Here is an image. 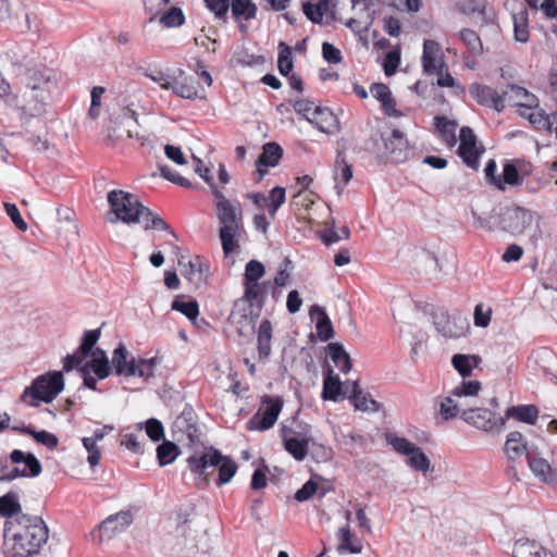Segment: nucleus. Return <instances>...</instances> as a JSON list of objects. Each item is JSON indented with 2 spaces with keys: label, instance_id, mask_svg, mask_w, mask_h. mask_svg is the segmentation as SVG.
<instances>
[{
  "label": "nucleus",
  "instance_id": "f257e3e1",
  "mask_svg": "<svg viewBox=\"0 0 557 557\" xmlns=\"http://www.w3.org/2000/svg\"><path fill=\"white\" fill-rule=\"evenodd\" d=\"M49 539V530L38 516L22 515L4 523V546L11 557H32Z\"/></svg>",
  "mask_w": 557,
  "mask_h": 557
},
{
  "label": "nucleus",
  "instance_id": "f03ea898",
  "mask_svg": "<svg viewBox=\"0 0 557 557\" xmlns=\"http://www.w3.org/2000/svg\"><path fill=\"white\" fill-rule=\"evenodd\" d=\"M107 199L116 220L126 224L141 223L145 231H170L169 224L158 213L145 207L134 194L113 189L108 193Z\"/></svg>",
  "mask_w": 557,
  "mask_h": 557
},
{
  "label": "nucleus",
  "instance_id": "7ed1b4c3",
  "mask_svg": "<svg viewBox=\"0 0 557 557\" xmlns=\"http://www.w3.org/2000/svg\"><path fill=\"white\" fill-rule=\"evenodd\" d=\"M214 211L221 225L219 237L223 253L228 257L239 248V237L243 230V209L238 201L227 199L224 194L214 188Z\"/></svg>",
  "mask_w": 557,
  "mask_h": 557
},
{
  "label": "nucleus",
  "instance_id": "20e7f679",
  "mask_svg": "<svg viewBox=\"0 0 557 557\" xmlns=\"http://www.w3.org/2000/svg\"><path fill=\"white\" fill-rule=\"evenodd\" d=\"M187 465L189 470L201 478L206 483L209 482L210 471L218 467L219 475L215 481L216 486H222L228 483L237 471L236 462L227 457L223 456L218 449L213 447H205V450L197 455L194 454L187 458Z\"/></svg>",
  "mask_w": 557,
  "mask_h": 557
},
{
  "label": "nucleus",
  "instance_id": "39448f33",
  "mask_svg": "<svg viewBox=\"0 0 557 557\" xmlns=\"http://www.w3.org/2000/svg\"><path fill=\"white\" fill-rule=\"evenodd\" d=\"M64 389V379L61 371L48 372L37 376L29 386L25 387L20 400L32 407L41 403L49 404Z\"/></svg>",
  "mask_w": 557,
  "mask_h": 557
},
{
  "label": "nucleus",
  "instance_id": "423d86ee",
  "mask_svg": "<svg viewBox=\"0 0 557 557\" xmlns=\"http://www.w3.org/2000/svg\"><path fill=\"white\" fill-rule=\"evenodd\" d=\"M42 471L35 455L14 449L10 457L0 456V482H11L18 478H36Z\"/></svg>",
  "mask_w": 557,
  "mask_h": 557
},
{
  "label": "nucleus",
  "instance_id": "0eeeda50",
  "mask_svg": "<svg viewBox=\"0 0 557 557\" xmlns=\"http://www.w3.org/2000/svg\"><path fill=\"white\" fill-rule=\"evenodd\" d=\"M158 364L159 360L157 357L149 359L128 358V351L122 343L119 344L112 354V367L117 375L138 376L147 380L154 375Z\"/></svg>",
  "mask_w": 557,
  "mask_h": 557
},
{
  "label": "nucleus",
  "instance_id": "6e6552de",
  "mask_svg": "<svg viewBox=\"0 0 557 557\" xmlns=\"http://www.w3.org/2000/svg\"><path fill=\"white\" fill-rule=\"evenodd\" d=\"M172 434L175 441L188 447L200 443L201 432L198 418L191 406L186 405L180 416L175 418Z\"/></svg>",
  "mask_w": 557,
  "mask_h": 557
},
{
  "label": "nucleus",
  "instance_id": "1a4fd4ad",
  "mask_svg": "<svg viewBox=\"0 0 557 557\" xmlns=\"http://www.w3.org/2000/svg\"><path fill=\"white\" fill-rule=\"evenodd\" d=\"M47 100V98H42L37 92L24 87L18 95L9 96L5 102L20 112L22 121L28 122L45 112Z\"/></svg>",
  "mask_w": 557,
  "mask_h": 557
},
{
  "label": "nucleus",
  "instance_id": "9d476101",
  "mask_svg": "<svg viewBox=\"0 0 557 557\" xmlns=\"http://www.w3.org/2000/svg\"><path fill=\"white\" fill-rule=\"evenodd\" d=\"M283 408V400L280 397L264 396L258 412L247 422L250 431H265L271 429Z\"/></svg>",
  "mask_w": 557,
  "mask_h": 557
},
{
  "label": "nucleus",
  "instance_id": "9b49d317",
  "mask_svg": "<svg viewBox=\"0 0 557 557\" xmlns=\"http://www.w3.org/2000/svg\"><path fill=\"white\" fill-rule=\"evenodd\" d=\"M177 535L184 536L182 549L188 554H206L210 550L209 536L205 530L191 528L190 521H184L176 528Z\"/></svg>",
  "mask_w": 557,
  "mask_h": 557
},
{
  "label": "nucleus",
  "instance_id": "f8f14e48",
  "mask_svg": "<svg viewBox=\"0 0 557 557\" xmlns=\"http://www.w3.org/2000/svg\"><path fill=\"white\" fill-rule=\"evenodd\" d=\"M57 83L55 72L42 67L27 72L24 87L37 92L42 98L49 99L51 91L57 87Z\"/></svg>",
  "mask_w": 557,
  "mask_h": 557
},
{
  "label": "nucleus",
  "instance_id": "ddd939ff",
  "mask_svg": "<svg viewBox=\"0 0 557 557\" xmlns=\"http://www.w3.org/2000/svg\"><path fill=\"white\" fill-rule=\"evenodd\" d=\"M384 144V151H379L380 156L385 157L392 162H404L409 153V144L403 132L394 129L387 138L381 137Z\"/></svg>",
  "mask_w": 557,
  "mask_h": 557
},
{
  "label": "nucleus",
  "instance_id": "4468645a",
  "mask_svg": "<svg viewBox=\"0 0 557 557\" xmlns=\"http://www.w3.org/2000/svg\"><path fill=\"white\" fill-rule=\"evenodd\" d=\"M432 317L436 331L445 337L458 338L466 333L468 324L465 319H451L444 309L435 310Z\"/></svg>",
  "mask_w": 557,
  "mask_h": 557
},
{
  "label": "nucleus",
  "instance_id": "2eb2a0df",
  "mask_svg": "<svg viewBox=\"0 0 557 557\" xmlns=\"http://www.w3.org/2000/svg\"><path fill=\"white\" fill-rule=\"evenodd\" d=\"M461 419L468 424L486 432L494 430L498 423L500 426L505 424V418L495 419L493 413L484 408L463 409Z\"/></svg>",
  "mask_w": 557,
  "mask_h": 557
},
{
  "label": "nucleus",
  "instance_id": "dca6fc26",
  "mask_svg": "<svg viewBox=\"0 0 557 557\" xmlns=\"http://www.w3.org/2000/svg\"><path fill=\"white\" fill-rule=\"evenodd\" d=\"M469 92L479 104L493 108L497 112H502L504 110L505 95L508 94V91H505L504 95H499L492 87L481 85L479 83L471 84Z\"/></svg>",
  "mask_w": 557,
  "mask_h": 557
},
{
  "label": "nucleus",
  "instance_id": "f3484780",
  "mask_svg": "<svg viewBox=\"0 0 557 557\" xmlns=\"http://www.w3.org/2000/svg\"><path fill=\"white\" fill-rule=\"evenodd\" d=\"M423 72L428 75L441 73L445 67L443 53L440 45L431 39L424 40L422 53Z\"/></svg>",
  "mask_w": 557,
  "mask_h": 557
},
{
  "label": "nucleus",
  "instance_id": "a211bd4d",
  "mask_svg": "<svg viewBox=\"0 0 557 557\" xmlns=\"http://www.w3.org/2000/svg\"><path fill=\"white\" fill-rule=\"evenodd\" d=\"M458 152L469 168L478 169L479 151L476 148V137L473 131L468 126H463L460 129V145Z\"/></svg>",
  "mask_w": 557,
  "mask_h": 557
},
{
  "label": "nucleus",
  "instance_id": "6ab92c4d",
  "mask_svg": "<svg viewBox=\"0 0 557 557\" xmlns=\"http://www.w3.org/2000/svg\"><path fill=\"white\" fill-rule=\"evenodd\" d=\"M133 523L131 511H120L109 516L99 527L100 537L111 540L117 533L125 531Z\"/></svg>",
  "mask_w": 557,
  "mask_h": 557
},
{
  "label": "nucleus",
  "instance_id": "aec40b11",
  "mask_svg": "<svg viewBox=\"0 0 557 557\" xmlns=\"http://www.w3.org/2000/svg\"><path fill=\"white\" fill-rule=\"evenodd\" d=\"M345 391L343 392L344 396H348L352 400L354 407L361 411H377L380 405L377 401L372 399L370 395L363 393L358 382H349L347 381L344 384Z\"/></svg>",
  "mask_w": 557,
  "mask_h": 557
},
{
  "label": "nucleus",
  "instance_id": "412c9836",
  "mask_svg": "<svg viewBox=\"0 0 557 557\" xmlns=\"http://www.w3.org/2000/svg\"><path fill=\"white\" fill-rule=\"evenodd\" d=\"M313 124L320 132L325 134H332L338 131V119L337 116L325 107L317 106L308 121Z\"/></svg>",
  "mask_w": 557,
  "mask_h": 557
},
{
  "label": "nucleus",
  "instance_id": "4be33fe9",
  "mask_svg": "<svg viewBox=\"0 0 557 557\" xmlns=\"http://www.w3.org/2000/svg\"><path fill=\"white\" fill-rule=\"evenodd\" d=\"M333 178L335 182L334 189L336 195L341 197L344 193L345 186L352 178L351 165L347 163L345 156L342 152L336 156Z\"/></svg>",
  "mask_w": 557,
  "mask_h": 557
},
{
  "label": "nucleus",
  "instance_id": "5701e85b",
  "mask_svg": "<svg viewBox=\"0 0 557 557\" xmlns=\"http://www.w3.org/2000/svg\"><path fill=\"white\" fill-rule=\"evenodd\" d=\"M283 156L282 147L276 143H267L263 151L257 160L259 177L262 178L267 174V170L262 166H275Z\"/></svg>",
  "mask_w": 557,
  "mask_h": 557
},
{
  "label": "nucleus",
  "instance_id": "b1692460",
  "mask_svg": "<svg viewBox=\"0 0 557 557\" xmlns=\"http://www.w3.org/2000/svg\"><path fill=\"white\" fill-rule=\"evenodd\" d=\"M527 456L529 467L536 476L546 483L557 481V470L553 469L546 459L530 453Z\"/></svg>",
  "mask_w": 557,
  "mask_h": 557
},
{
  "label": "nucleus",
  "instance_id": "393cba45",
  "mask_svg": "<svg viewBox=\"0 0 557 557\" xmlns=\"http://www.w3.org/2000/svg\"><path fill=\"white\" fill-rule=\"evenodd\" d=\"M515 557H554L541 544L529 539H519L513 546Z\"/></svg>",
  "mask_w": 557,
  "mask_h": 557
},
{
  "label": "nucleus",
  "instance_id": "a878e982",
  "mask_svg": "<svg viewBox=\"0 0 557 557\" xmlns=\"http://www.w3.org/2000/svg\"><path fill=\"white\" fill-rule=\"evenodd\" d=\"M504 451L510 460L519 459L527 454V442L523 435L518 431L510 432L505 442Z\"/></svg>",
  "mask_w": 557,
  "mask_h": 557
},
{
  "label": "nucleus",
  "instance_id": "bb28decb",
  "mask_svg": "<svg viewBox=\"0 0 557 557\" xmlns=\"http://www.w3.org/2000/svg\"><path fill=\"white\" fill-rule=\"evenodd\" d=\"M232 15L238 22L249 21L257 14V7L251 0H232L230 3ZM240 29L244 32L246 27L240 24Z\"/></svg>",
  "mask_w": 557,
  "mask_h": 557
},
{
  "label": "nucleus",
  "instance_id": "cd10ccee",
  "mask_svg": "<svg viewBox=\"0 0 557 557\" xmlns=\"http://www.w3.org/2000/svg\"><path fill=\"white\" fill-rule=\"evenodd\" d=\"M85 366H88V370L92 371L100 380L107 379L111 373L110 361L104 350L100 348L92 351L91 360Z\"/></svg>",
  "mask_w": 557,
  "mask_h": 557
},
{
  "label": "nucleus",
  "instance_id": "c85d7f7f",
  "mask_svg": "<svg viewBox=\"0 0 557 557\" xmlns=\"http://www.w3.org/2000/svg\"><path fill=\"white\" fill-rule=\"evenodd\" d=\"M283 433H285V430H283ZM283 441L284 448L295 460L302 461L308 456L310 443L309 437L299 440L297 437H287L286 434H283Z\"/></svg>",
  "mask_w": 557,
  "mask_h": 557
},
{
  "label": "nucleus",
  "instance_id": "c756f323",
  "mask_svg": "<svg viewBox=\"0 0 557 557\" xmlns=\"http://www.w3.org/2000/svg\"><path fill=\"white\" fill-rule=\"evenodd\" d=\"M535 213L524 208H516L509 214L511 222L510 230L512 233H521L529 227L535 218Z\"/></svg>",
  "mask_w": 557,
  "mask_h": 557
},
{
  "label": "nucleus",
  "instance_id": "7c9ffc66",
  "mask_svg": "<svg viewBox=\"0 0 557 557\" xmlns=\"http://www.w3.org/2000/svg\"><path fill=\"white\" fill-rule=\"evenodd\" d=\"M314 311L318 312L315 329L319 339L321 342H326L333 338V325L325 310L319 306H312L310 309V314H312Z\"/></svg>",
  "mask_w": 557,
  "mask_h": 557
},
{
  "label": "nucleus",
  "instance_id": "2f4dec72",
  "mask_svg": "<svg viewBox=\"0 0 557 557\" xmlns=\"http://www.w3.org/2000/svg\"><path fill=\"white\" fill-rule=\"evenodd\" d=\"M337 540H338L337 549L342 554H344V553L358 554L362 549L361 542L358 539H355L352 536L348 527H344L338 530Z\"/></svg>",
  "mask_w": 557,
  "mask_h": 557
},
{
  "label": "nucleus",
  "instance_id": "473e14b6",
  "mask_svg": "<svg viewBox=\"0 0 557 557\" xmlns=\"http://www.w3.org/2000/svg\"><path fill=\"white\" fill-rule=\"evenodd\" d=\"M510 98L516 100V106L525 109H535L539 107V99L535 95L518 85H509Z\"/></svg>",
  "mask_w": 557,
  "mask_h": 557
},
{
  "label": "nucleus",
  "instance_id": "72a5a7b5",
  "mask_svg": "<svg viewBox=\"0 0 557 557\" xmlns=\"http://www.w3.org/2000/svg\"><path fill=\"white\" fill-rule=\"evenodd\" d=\"M272 324L269 320H263L258 329V356L259 359H265L271 354Z\"/></svg>",
  "mask_w": 557,
  "mask_h": 557
},
{
  "label": "nucleus",
  "instance_id": "f704fd0d",
  "mask_svg": "<svg viewBox=\"0 0 557 557\" xmlns=\"http://www.w3.org/2000/svg\"><path fill=\"white\" fill-rule=\"evenodd\" d=\"M244 287L245 292L243 297L250 301L252 305L253 302H256L258 308L260 309L264 304L268 294L269 283H244Z\"/></svg>",
  "mask_w": 557,
  "mask_h": 557
},
{
  "label": "nucleus",
  "instance_id": "c9c22d12",
  "mask_svg": "<svg viewBox=\"0 0 557 557\" xmlns=\"http://www.w3.org/2000/svg\"><path fill=\"white\" fill-rule=\"evenodd\" d=\"M185 74L183 70H178V76L174 77V81L172 83V87L170 90H172L176 96L185 99H195L198 96L197 88L194 85V82L191 78H184L180 81L178 78L182 77Z\"/></svg>",
  "mask_w": 557,
  "mask_h": 557
},
{
  "label": "nucleus",
  "instance_id": "e433bc0d",
  "mask_svg": "<svg viewBox=\"0 0 557 557\" xmlns=\"http://www.w3.org/2000/svg\"><path fill=\"white\" fill-rule=\"evenodd\" d=\"M329 355L334 364L343 372L347 373L351 369V360L341 343H331L327 346Z\"/></svg>",
  "mask_w": 557,
  "mask_h": 557
},
{
  "label": "nucleus",
  "instance_id": "4c0bfd02",
  "mask_svg": "<svg viewBox=\"0 0 557 557\" xmlns=\"http://www.w3.org/2000/svg\"><path fill=\"white\" fill-rule=\"evenodd\" d=\"M539 416V410L533 405L512 406L507 409L506 418H515L519 421L533 424Z\"/></svg>",
  "mask_w": 557,
  "mask_h": 557
},
{
  "label": "nucleus",
  "instance_id": "58836bf2",
  "mask_svg": "<svg viewBox=\"0 0 557 557\" xmlns=\"http://www.w3.org/2000/svg\"><path fill=\"white\" fill-rule=\"evenodd\" d=\"M438 414L444 421H448L459 413L461 414L462 404L457 400V397H454L451 394L446 397H442L438 399Z\"/></svg>",
  "mask_w": 557,
  "mask_h": 557
},
{
  "label": "nucleus",
  "instance_id": "ea45409f",
  "mask_svg": "<svg viewBox=\"0 0 557 557\" xmlns=\"http://www.w3.org/2000/svg\"><path fill=\"white\" fill-rule=\"evenodd\" d=\"M172 310L178 311L189 320L194 321L199 315V305L194 299H186L184 295L177 296L172 305Z\"/></svg>",
  "mask_w": 557,
  "mask_h": 557
},
{
  "label": "nucleus",
  "instance_id": "a19ab883",
  "mask_svg": "<svg viewBox=\"0 0 557 557\" xmlns=\"http://www.w3.org/2000/svg\"><path fill=\"white\" fill-rule=\"evenodd\" d=\"M458 8L466 14L478 13L475 23L484 25L493 22L492 17H488L483 9L482 3L475 0H459L457 2Z\"/></svg>",
  "mask_w": 557,
  "mask_h": 557
},
{
  "label": "nucleus",
  "instance_id": "79ce46f5",
  "mask_svg": "<svg viewBox=\"0 0 557 557\" xmlns=\"http://www.w3.org/2000/svg\"><path fill=\"white\" fill-rule=\"evenodd\" d=\"M435 127L440 132L442 139L449 146H454L456 139V127L457 123L448 120L445 116H436Z\"/></svg>",
  "mask_w": 557,
  "mask_h": 557
},
{
  "label": "nucleus",
  "instance_id": "37998d69",
  "mask_svg": "<svg viewBox=\"0 0 557 557\" xmlns=\"http://www.w3.org/2000/svg\"><path fill=\"white\" fill-rule=\"evenodd\" d=\"M22 510L18 503V496L14 492H9L0 497V516L4 518H12L18 515Z\"/></svg>",
  "mask_w": 557,
  "mask_h": 557
},
{
  "label": "nucleus",
  "instance_id": "c03bdc74",
  "mask_svg": "<svg viewBox=\"0 0 557 557\" xmlns=\"http://www.w3.org/2000/svg\"><path fill=\"white\" fill-rule=\"evenodd\" d=\"M480 361V357L474 355H461L457 354L453 357L451 363L454 368L462 375L463 377L471 374V371L474 367H478Z\"/></svg>",
  "mask_w": 557,
  "mask_h": 557
},
{
  "label": "nucleus",
  "instance_id": "a18cd8bd",
  "mask_svg": "<svg viewBox=\"0 0 557 557\" xmlns=\"http://www.w3.org/2000/svg\"><path fill=\"white\" fill-rule=\"evenodd\" d=\"M21 433L33 436L37 443L46 446L51 450L54 449L59 444V438L57 437V435L45 430L36 431L30 426L23 425V428L21 429Z\"/></svg>",
  "mask_w": 557,
  "mask_h": 557
},
{
  "label": "nucleus",
  "instance_id": "49530a36",
  "mask_svg": "<svg viewBox=\"0 0 557 557\" xmlns=\"http://www.w3.org/2000/svg\"><path fill=\"white\" fill-rule=\"evenodd\" d=\"M143 429L145 430L147 436L152 442H159V441L163 440V437H164L163 424L160 420H158L156 418H150L145 422H139L137 424V430L140 431Z\"/></svg>",
  "mask_w": 557,
  "mask_h": 557
},
{
  "label": "nucleus",
  "instance_id": "de8ad7c7",
  "mask_svg": "<svg viewBox=\"0 0 557 557\" xmlns=\"http://www.w3.org/2000/svg\"><path fill=\"white\" fill-rule=\"evenodd\" d=\"M227 324L234 327L239 336H248L253 331L252 318H245L236 313H230Z\"/></svg>",
  "mask_w": 557,
  "mask_h": 557
},
{
  "label": "nucleus",
  "instance_id": "09e8293b",
  "mask_svg": "<svg viewBox=\"0 0 557 557\" xmlns=\"http://www.w3.org/2000/svg\"><path fill=\"white\" fill-rule=\"evenodd\" d=\"M332 372L329 370V374L324 379L322 398L335 401L342 394V383L337 376L332 375Z\"/></svg>",
  "mask_w": 557,
  "mask_h": 557
},
{
  "label": "nucleus",
  "instance_id": "8fccbe9b",
  "mask_svg": "<svg viewBox=\"0 0 557 557\" xmlns=\"http://www.w3.org/2000/svg\"><path fill=\"white\" fill-rule=\"evenodd\" d=\"M178 455V447L173 442H163L157 447V458L161 467L172 463Z\"/></svg>",
  "mask_w": 557,
  "mask_h": 557
},
{
  "label": "nucleus",
  "instance_id": "3c124183",
  "mask_svg": "<svg viewBox=\"0 0 557 557\" xmlns=\"http://www.w3.org/2000/svg\"><path fill=\"white\" fill-rule=\"evenodd\" d=\"M459 35H460V39L467 46V48L469 49V51L472 54L478 55L482 52V50H483L482 41H481L479 35L474 30L469 29V28H463L460 30Z\"/></svg>",
  "mask_w": 557,
  "mask_h": 557
},
{
  "label": "nucleus",
  "instance_id": "603ef678",
  "mask_svg": "<svg viewBox=\"0 0 557 557\" xmlns=\"http://www.w3.org/2000/svg\"><path fill=\"white\" fill-rule=\"evenodd\" d=\"M160 23L168 28L178 27L185 23V15L181 8L172 7L161 15Z\"/></svg>",
  "mask_w": 557,
  "mask_h": 557
},
{
  "label": "nucleus",
  "instance_id": "864d4df0",
  "mask_svg": "<svg viewBox=\"0 0 557 557\" xmlns=\"http://www.w3.org/2000/svg\"><path fill=\"white\" fill-rule=\"evenodd\" d=\"M374 12H366V15L359 18H349L345 25L355 34H364L372 26Z\"/></svg>",
  "mask_w": 557,
  "mask_h": 557
},
{
  "label": "nucleus",
  "instance_id": "5fc2aeb1",
  "mask_svg": "<svg viewBox=\"0 0 557 557\" xmlns=\"http://www.w3.org/2000/svg\"><path fill=\"white\" fill-rule=\"evenodd\" d=\"M277 67L283 76H287L293 70L292 50L284 42L280 44Z\"/></svg>",
  "mask_w": 557,
  "mask_h": 557
},
{
  "label": "nucleus",
  "instance_id": "6e6d98bb",
  "mask_svg": "<svg viewBox=\"0 0 557 557\" xmlns=\"http://www.w3.org/2000/svg\"><path fill=\"white\" fill-rule=\"evenodd\" d=\"M515 38L518 41L527 42L529 39L528 32V13L522 11L519 15H512Z\"/></svg>",
  "mask_w": 557,
  "mask_h": 557
},
{
  "label": "nucleus",
  "instance_id": "4d7b16f0",
  "mask_svg": "<svg viewBox=\"0 0 557 557\" xmlns=\"http://www.w3.org/2000/svg\"><path fill=\"white\" fill-rule=\"evenodd\" d=\"M408 465L417 470L425 473L430 469V460L420 447H416L414 450L408 456Z\"/></svg>",
  "mask_w": 557,
  "mask_h": 557
},
{
  "label": "nucleus",
  "instance_id": "13d9d810",
  "mask_svg": "<svg viewBox=\"0 0 557 557\" xmlns=\"http://www.w3.org/2000/svg\"><path fill=\"white\" fill-rule=\"evenodd\" d=\"M264 273V265L260 261L250 260L245 267L244 283L259 282Z\"/></svg>",
  "mask_w": 557,
  "mask_h": 557
},
{
  "label": "nucleus",
  "instance_id": "bf43d9fd",
  "mask_svg": "<svg viewBox=\"0 0 557 557\" xmlns=\"http://www.w3.org/2000/svg\"><path fill=\"white\" fill-rule=\"evenodd\" d=\"M387 443L392 445V447L399 454L409 456L414 448L417 447L414 444L409 442L405 437H399L395 434H387L386 436Z\"/></svg>",
  "mask_w": 557,
  "mask_h": 557
},
{
  "label": "nucleus",
  "instance_id": "052dcab7",
  "mask_svg": "<svg viewBox=\"0 0 557 557\" xmlns=\"http://www.w3.org/2000/svg\"><path fill=\"white\" fill-rule=\"evenodd\" d=\"M309 454L317 462H325L332 458V449L310 438Z\"/></svg>",
  "mask_w": 557,
  "mask_h": 557
},
{
  "label": "nucleus",
  "instance_id": "680f3d73",
  "mask_svg": "<svg viewBox=\"0 0 557 557\" xmlns=\"http://www.w3.org/2000/svg\"><path fill=\"white\" fill-rule=\"evenodd\" d=\"M481 384L479 381H463L459 386L451 391V395L457 398L463 396H474L479 393Z\"/></svg>",
  "mask_w": 557,
  "mask_h": 557
},
{
  "label": "nucleus",
  "instance_id": "e2e57ef3",
  "mask_svg": "<svg viewBox=\"0 0 557 557\" xmlns=\"http://www.w3.org/2000/svg\"><path fill=\"white\" fill-rule=\"evenodd\" d=\"M145 76L160 85L162 89L170 90L174 77L161 70H152L145 72Z\"/></svg>",
  "mask_w": 557,
  "mask_h": 557
},
{
  "label": "nucleus",
  "instance_id": "0e129e2a",
  "mask_svg": "<svg viewBox=\"0 0 557 557\" xmlns=\"http://www.w3.org/2000/svg\"><path fill=\"white\" fill-rule=\"evenodd\" d=\"M159 170H160V174L163 178H165L181 187H185V188L191 187V183L187 178L181 176L177 172L172 170L170 166L159 165Z\"/></svg>",
  "mask_w": 557,
  "mask_h": 557
},
{
  "label": "nucleus",
  "instance_id": "69168bd1",
  "mask_svg": "<svg viewBox=\"0 0 557 557\" xmlns=\"http://www.w3.org/2000/svg\"><path fill=\"white\" fill-rule=\"evenodd\" d=\"M178 263L184 268L183 275L189 281L196 280V275H200L202 273V262L198 257L195 260H188L187 262L178 260Z\"/></svg>",
  "mask_w": 557,
  "mask_h": 557
},
{
  "label": "nucleus",
  "instance_id": "338daca9",
  "mask_svg": "<svg viewBox=\"0 0 557 557\" xmlns=\"http://www.w3.org/2000/svg\"><path fill=\"white\" fill-rule=\"evenodd\" d=\"M100 337V330H90L85 332L78 350L87 356Z\"/></svg>",
  "mask_w": 557,
  "mask_h": 557
},
{
  "label": "nucleus",
  "instance_id": "774afa93",
  "mask_svg": "<svg viewBox=\"0 0 557 557\" xmlns=\"http://www.w3.org/2000/svg\"><path fill=\"white\" fill-rule=\"evenodd\" d=\"M82 442H83L84 448L88 453L87 461L91 468H95L100 461V457H101L100 449L97 446V443L91 441L88 437H84L82 440Z\"/></svg>",
  "mask_w": 557,
  "mask_h": 557
}]
</instances>
